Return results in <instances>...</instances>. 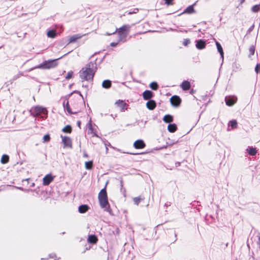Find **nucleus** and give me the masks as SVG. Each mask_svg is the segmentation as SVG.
<instances>
[{"label": "nucleus", "instance_id": "nucleus-1", "mask_svg": "<svg viewBox=\"0 0 260 260\" xmlns=\"http://www.w3.org/2000/svg\"><path fill=\"white\" fill-rule=\"evenodd\" d=\"M96 69V63L95 62L91 61L86 64L79 72L81 81H92Z\"/></svg>", "mask_w": 260, "mask_h": 260}, {"label": "nucleus", "instance_id": "nucleus-2", "mask_svg": "<svg viewBox=\"0 0 260 260\" xmlns=\"http://www.w3.org/2000/svg\"><path fill=\"white\" fill-rule=\"evenodd\" d=\"M131 26L129 25H123L119 28H116L112 34L117 32L118 36V42H125L126 41V38L129 34Z\"/></svg>", "mask_w": 260, "mask_h": 260}, {"label": "nucleus", "instance_id": "nucleus-3", "mask_svg": "<svg viewBox=\"0 0 260 260\" xmlns=\"http://www.w3.org/2000/svg\"><path fill=\"white\" fill-rule=\"evenodd\" d=\"M30 113L32 116L39 117L42 119H46L48 114L47 109L40 106L32 107L30 110Z\"/></svg>", "mask_w": 260, "mask_h": 260}, {"label": "nucleus", "instance_id": "nucleus-4", "mask_svg": "<svg viewBox=\"0 0 260 260\" xmlns=\"http://www.w3.org/2000/svg\"><path fill=\"white\" fill-rule=\"evenodd\" d=\"M61 58L62 57H60L55 59L45 60L42 63L40 64L38 66L35 67V69H50L54 68L58 65L57 60Z\"/></svg>", "mask_w": 260, "mask_h": 260}, {"label": "nucleus", "instance_id": "nucleus-5", "mask_svg": "<svg viewBox=\"0 0 260 260\" xmlns=\"http://www.w3.org/2000/svg\"><path fill=\"white\" fill-rule=\"evenodd\" d=\"M100 206L102 208L105 209V211L111 212V209L108 201V199H99Z\"/></svg>", "mask_w": 260, "mask_h": 260}, {"label": "nucleus", "instance_id": "nucleus-6", "mask_svg": "<svg viewBox=\"0 0 260 260\" xmlns=\"http://www.w3.org/2000/svg\"><path fill=\"white\" fill-rule=\"evenodd\" d=\"M62 138V142L63 144V147L64 148L68 147L70 148H72V141L71 139L68 136H61Z\"/></svg>", "mask_w": 260, "mask_h": 260}, {"label": "nucleus", "instance_id": "nucleus-7", "mask_svg": "<svg viewBox=\"0 0 260 260\" xmlns=\"http://www.w3.org/2000/svg\"><path fill=\"white\" fill-rule=\"evenodd\" d=\"M237 98L235 96H226L225 98L226 105L229 106L234 105L237 102Z\"/></svg>", "mask_w": 260, "mask_h": 260}, {"label": "nucleus", "instance_id": "nucleus-8", "mask_svg": "<svg viewBox=\"0 0 260 260\" xmlns=\"http://www.w3.org/2000/svg\"><path fill=\"white\" fill-rule=\"evenodd\" d=\"M53 180V177L50 174L46 175L43 179V184L44 185H48Z\"/></svg>", "mask_w": 260, "mask_h": 260}, {"label": "nucleus", "instance_id": "nucleus-9", "mask_svg": "<svg viewBox=\"0 0 260 260\" xmlns=\"http://www.w3.org/2000/svg\"><path fill=\"white\" fill-rule=\"evenodd\" d=\"M88 127V134H91L92 135V137H98L96 134V131L93 128L92 126L91 121H90L87 124Z\"/></svg>", "mask_w": 260, "mask_h": 260}, {"label": "nucleus", "instance_id": "nucleus-10", "mask_svg": "<svg viewBox=\"0 0 260 260\" xmlns=\"http://www.w3.org/2000/svg\"><path fill=\"white\" fill-rule=\"evenodd\" d=\"M84 35L80 34L71 36L69 39L68 44L75 43L78 40L81 39Z\"/></svg>", "mask_w": 260, "mask_h": 260}, {"label": "nucleus", "instance_id": "nucleus-11", "mask_svg": "<svg viewBox=\"0 0 260 260\" xmlns=\"http://www.w3.org/2000/svg\"><path fill=\"white\" fill-rule=\"evenodd\" d=\"M134 146L136 149H142L145 147V144L142 140H138L134 142Z\"/></svg>", "mask_w": 260, "mask_h": 260}, {"label": "nucleus", "instance_id": "nucleus-12", "mask_svg": "<svg viewBox=\"0 0 260 260\" xmlns=\"http://www.w3.org/2000/svg\"><path fill=\"white\" fill-rule=\"evenodd\" d=\"M115 104L120 109L121 111H124L127 109V104L123 101L119 100L116 102Z\"/></svg>", "mask_w": 260, "mask_h": 260}, {"label": "nucleus", "instance_id": "nucleus-13", "mask_svg": "<svg viewBox=\"0 0 260 260\" xmlns=\"http://www.w3.org/2000/svg\"><path fill=\"white\" fill-rule=\"evenodd\" d=\"M206 42L203 40H199L196 41V46L199 49H203L205 48Z\"/></svg>", "mask_w": 260, "mask_h": 260}, {"label": "nucleus", "instance_id": "nucleus-14", "mask_svg": "<svg viewBox=\"0 0 260 260\" xmlns=\"http://www.w3.org/2000/svg\"><path fill=\"white\" fill-rule=\"evenodd\" d=\"M63 108L65 111H67L69 114H76L77 113V111L73 112L70 108V105L69 104V102L67 101V102L65 101L63 102Z\"/></svg>", "mask_w": 260, "mask_h": 260}, {"label": "nucleus", "instance_id": "nucleus-15", "mask_svg": "<svg viewBox=\"0 0 260 260\" xmlns=\"http://www.w3.org/2000/svg\"><path fill=\"white\" fill-rule=\"evenodd\" d=\"M171 104L174 106H177L180 104V99L177 95H174L170 99Z\"/></svg>", "mask_w": 260, "mask_h": 260}, {"label": "nucleus", "instance_id": "nucleus-16", "mask_svg": "<svg viewBox=\"0 0 260 260\" xmlns=\"http://www.w3.org/2000/svg\"><path fill=\"white\" fill-rule=\"evenodd\" d=\"M153 96V92L150 90H145L143 93V99L145 100H150Z\"/></svg>", "mask_w": 260, "mask_h": 260}, {"label": "nucleus", "instance_id": "nucleus-17", "mask_svg": "<svg viewBox=\"0 0 260 260\" xmlns=\"http://www.w3.org/2000/svg\"><path fill=\"white\" fill-rule=\"evenodd\" d=\"M156 104L154 100H149L146 103L147 108L151 110H153L156 107Z\"/></svg>", "mask_w": 260, "mask_h": 260}, {"label": "nucleus", "instance_id": "nucleus-18", "mask_svg": "<svg viewBox=\"0 0 260 260\" xmlns=\"http://www.w3.org/2000/svg\"><path fill=\"white\" fill-rule=\"evenodd\" d=\"M196 5L194 4L192 5L189 6L187 7L182 12V14H192L194 13V9L193 6Z\"/></svg>", "mask_w": 260, "mask_h": 260}, {"label": "nucleus", "instance_id": "nucleus-19", "mask_svg": "<svg viewBox=\"0 0 260 260\" xmlns=\"http://www.w3.org/2000/svg\"><path fill=\"white\" fill-rule=\"evenodd\" d=\"M180 87L183 90H189L190 88V83L188 81H184L180 85Z\"/></svg>", "mask_w": 260, "mask_h": 260}, {"label": "nucleus", "instance_id": "nucleus-20", "mask_svg": "<svg viewBox=\"0 0 260 260\" xmlns=\"http://www.w3.org/2000/svg\"><path fill=\"white\" fill-rule=\"evenodd\" d=\"M99 199H108L107 194L106 188H103L99 193L98 196Z\"/></svg>", "mask_w": 260, "mask_h": 260}, {"label": "nucleus", "instance_id": "nucleus-21", "mask_svg": "<svg viewBox=\"0 0 260 260\" xmlns=\"http://www.w3.org/2000/svg\"><path fill=\"white\" fill-rule=\"evenodd\" d=\"M89 209V207L87 205H82L78 207V211L80 213H84Z\"/></svg>", "mask_w": 260, "mask_h": 260}, {"label": "nucleus", "instance_id": "nucleus-22", "mask_svg": "<svg viewBox=\"0 0 260 260\" xmlns=\"http://www.w3.org/2000/svg\"><path fill=\"white\" fill-rule=\"evenodd\" d=\"M112 82L109 80H105L103 81L102 86V87L105 89H109L111 87Z\"/></svg>", "mask_w": 260, "mask_h": 260}, {"label": "nucleus", "instance_id": "nucleus-23", "mask_svg": "<svg viewBox=\"0 0 260 260\" xmlns=\"http://www.w3.org/2000/svg\"><path fill=\"white\" fill-rule=\"evenodd\" d=\"M88 242L91 244H95L98 241V238L94 235H89Z\"/></svg>", "mask_w": 260, "mask_h": 260}, {"label": "nucleus", "instance_id": "nucleus-24", "mask_svg": "<svg viewBox=\"0 0 260 260\" xmlns=\"http://www.w3.org/2000/svg\"><path fill=\"white\" fill-rule=\"evenodd\" d=\"M216 45L217 47V50L219 52V53H220L221 58L223 60V51L221 45L220 44V43L218 42H216Z\"/></svg>", "mask_w": 260, "mask_h": 260}, {"label": "nucleus", "instance_id": "nucleus-25", "mask_svg": "<svg viewBox=\"0 0 260 260\" xmlns=\"http://www.w3.org/2000/svg\"><path fill=\"white\" fill-rule=\"evenodd\" d=\"M248 153L252 156L255 155L257 153L256 148L253 147H248L247 149Z\"/></svg>", "mask_w": 260, "mask_h": 260}, {"label": "nucleus", "instance_id": "nucleus-26", "mask_svg": "<svg viewBox=\"0 0 260 260\" xmlns=\"http://www.w3.org/2000/svg\"><path fill=\"white\" fill-rule=\"evenodd\" d=\"M177 128V125L175 123L169 124L168 126V130L170 133H174Z\"/></svg>", "mask_w": 260, "mask_h": 260}, {"label": "nucleus", "instance_id": "nucleus-27", "mask_svg": "<svg viewBox=\"0 0 260 260\" xmlns=\"http://www.w3.org/2000/svg\"><path fill=\"white\" fill-rule=\"evenodd\" d=\"M163 120L166 123H170L173 121V118L171 115L168 114L164 117Z\"/></svg>", "mask_w": 260, "mask_h": 260}, {"label": "nucleus", "instance_id": "nucleus-28", "mask_svg": "<svg viewBox=\"0 0 260 260\" xmlns=\"http://www.w3.org/2000/svg\"><path fill=\"white\" fill-rule=\"evenodd\" d=\"M9 156L6 154H4L1 158V162L3 164H5L9 161Z\"/></svg>", "mask_w": 260, "mask_h": 260}, {"label": "nucleus", "instance_id": "nucleus-29", "mask_svg": "<svg viewBox=\"0 0 260 260\" xmlns=\"http://www.w3.org/2000/svg\"><path fill=\"white\" fill-rule=\"evenodd\" d=\"M144 197H142L141 196H139V197H135L133 199V201H134V203L137 205H138L140 203V202L141 201H143L144 200Z\"/></svg>", "mask_w": 260, "mask_h": 260}, {"label": "nucleus", "instance_id": "nucleus-30", "mask_svg": "<svg viewBox=\"0 0 260 260\" xmlns=\"http://www.w3.org/2000/svg\"><path fill=\"white\" fill-rule=\"evenodd\" d=\"M47 36L49 38H54L56 36V31L54 30H50L47 32Z\"/></svg>", "mask_w": 260, "mask_h": 260}, {"label": "nucleus", "instance_id": "nucleus-31", "mask_svg": "<svg viewBox=\"0 0 260 260\" xmlns=\"http://www.w3.org/2000/svg\"><path fill=\"white\" fill-rule=\"evenodd\" d=\"M62 131L64 133H71L72 132V127L70 125H68L64 127Z\"/></svg>", "mask_w": 260, "mask_h": 260}, {"label": "nucleus", "instance_id": "nucleus-32", "mask_svg": "<svg viewBox=\"0 0 260 260\" xmlns=\"http://www.w3.org/2000/svg\"><path fill=\"white\" fill-rule=\"evenodd\" d=\"M150 87L152 89V90H156L158 88V85L157 84L156 82H151L150 84Z\"/></svg>", "mask_w": 260, "mask_h": 260}, {"label": "nucleus", "instance_id": "nucleus-33", "mask_svg": "<svg viewBox=\"0 0 260 260\" xmlns=\"http://www.w3.org/2000/svg\"><path fill=\"white\" fill-rule=\"evenodd\" d=\"M260 10V6L259 5H255L252 7L251 11L254 13L257 12Z\"/></svg>", "mask_w": 260, "mask_h": 260}, {"label": "nucleus", "instance_id": "nucleus-34", "mask_svg": "<svg viewBox=\"0 0 260 260\" xmlns=\"http://www.w3.org/2000/svg\"><path fill=\"white\" fill-rule=\"evenodd\" d=\"M92 161H86L85 162V168L87 170H90L92 168Z\"/></svg>", "mask_w": 260, "mask_h": 260}, {"label": "nucleus", "instance_id": "nucleus-35", "mask_svg": "<svg viewBox=\"0 0 260 260\" xmlns=\"http://www.w3.org/2000/svg\"><path fill=\"white\" fill-rule=\"evenodd\" d=\"M229 125L233 128H235L237 127V122L236 120H231L230 121Z\"/></svg>", "mask_w": 260, "mask_h": 260}, {"label": "nucleus", "instance_id": "nucleus-36", "mask_svg": "<svg viewBox=\"0 0 260 260\" xmlns=\"http://www.w3.org/2000/svg\"><path fill=\"white\" fill-rule=\"evenodd\" d=\"M249 51L250 53L249 56L253 55L255 51V47L253 45L251 46L249 49Z\"/></svg>", "mask_w": 260, "mask_h": 260}, {"label": "nucleus", "instance_id": "nucleus-37", "mask_svg": "<svg viewBox=\"0 0 260 260\" xmlns=\"http://www.w3.org/2000/svg\"><path fill=\"white\" fill-rule=\"evenodd\" d=\"M73 72L72 71H70L67 73V74L66 76V79L69 80V79L72 78L73 77Z\"/></svg>", "mask_w": 260, "mask_h": 260}, {"label": "nucleus", "instance_id": "nucleus-38", "mask_svg": "<svg viewBox=\"0 0 260 260\" xmlns=\"http://www.w3.org/2000/svg\"><path fill=\"white\" fill-rule=\"evenodd\" d=\"M190 43V41L189 39H184L183 41V45L185 46H187L189 43Z\"/></svg>", "mask_w": 260, "mask_h": 260}, {"label": "nucleus", "instance_id": "nucleus-39", "mask_svg": "<svg viewBox=\"0 0 260 260\" xmlns=\"http://www.w3.org/2000/svg\"><path fill=\"white\" fill-rule=\"evenodd\" d=\"M50 137L49 135H45L43 137V140L44 142H48L50 141Z\"/></svg>", "mask_w": 260, "mask_h": 260}, {"label": "nucleus", "instance_id": "nucleus-40", "mask_svg": "<svg viewBox=\"0 0 260 260\" xmlns=\"http://www.w3.org/2000/svg\"><path fill=\"white\" fill-rule=\"evenodd\" d=\"M255 72L258 74L260 73V64H257L255 68Z\"/></svg>", "mask_w": 260, "mask_h": 260}, {"label": "nucleus", "instance_id": "nucleus-41", "mask_svg": "<svg viewBox=\"0 0 260 260\" xmlns=\"http://www.w3.org/2000/svg\"><path fill=\"white\" fill-rule=\"evenodd\" d=\"M165 1V4H166L167 5L169 6V5H173V1L174 0H164Z\"/></svg>", "mask_w": 260, "mask_h": 260}, {"label": "nucleus", "instance_id": "nucleus-42", "mask_svg": "<svg viewBox=\"0 0 260 260\" xmlns=\"http://www.w3.org/2000/svg\"><path fill=\"white\" fill-rule=\"evenodd\" d=\"M254 28V24H253L248 29L247 33H250Z\"/></svg>", "mask_w": 260, "mask_h": 260}, {"label": "nucleus", "instance_id": "nucleus-43", "mask_svg": "<svg viewBox=\"0 0 260 260\" xmlns=\"http://www.w3.org/2000/svg\"><path fill=\"white\" fill-rule=\"evenodd\" d=\"M21 76H22V74H18L16 75H15L13 77V80H15L16 79H17L18 78H19Z\"/></svg>", "mask_w": 260, "mask_h": 260}, {"label": "nucleus", "instance_id": "nucleus-44", "mask_svg": "<svg viewBox=\"0 0 260 260\" xmlns=\"http://www.w3.org/2000/svg\"><path fill=\"white\" fill-rule=\"evenodd\" d=\"M17 188V189H20V190H21L22 191H28L29 190V189H24V188H23V187H18Z\"/></svg>", "mask_w": 260, "mask_h": 260}, {"label": "nucleus", "instance_id": "nucleus-45", "mask_svg": "<svg viewBox=\"0 0 260 260\" xmlns=\"http://www.w3.org/2000/svg\"><path fill=\"white\" fill-rule=\"evenodd\" d=\"M118 44V43L112 42L110 44V46L112 47H115Z\"/></svg>", "mask_w": 260, "mask_h": 260}, {"label": "nucleus", "instance_id": "nucleus-46", "mask_svg": "<svg viewBox=\"0 0 260 260\" xmlns=\"http://www.w3.org/2000/svg\"><path fill=\"white\" fill-rule=\"evenodd\" d=\"M50 258H53L54 256H55V255L54 254H50L49 255Z\"/></svg>", "mask_w": 260, "mask_h": 260}, {"label": "nucleus", "instance_id": "nucleus-47", "mask_svg": "<svg viewBox=\"0 0 260 260\" xmlns=\"http://www.w3.org/2000/svg\"><path fill=\"white\" fill-rule=\"evenodd\" d=\"M74 92L79 93V95L83 98L82 95L81 94V93H80V91H75Z\"/></svg>", "mask_w": 260, "mask_h": 260}, {"label": "nucleus", "instance_id": "nucleus-48", "mask_svg": "<svg viewBox=\"0 0 260 260\" xmlns=\"http://www.w3.org/2000/svg\"><path fill=\"white\" fill-rule=\"evenodd\" d=\"M180 164V163L179 162H177L175 164L176 167L179 166Z\"/></svg>", "mask_w": 260, "mask_h": 260}, {"label": "nucleus", "instance_id": "nucleus-49", "mask_svg": "<svg viewBox=\"0 0 260 260\" xmlns=\"http://www.w3.org/2000/svg\"><path fill=\"white\" fill-rule=\"evenodd\" d=\"M112 34H112V32H111V33H110V32H107L105 35H106V36H110V35H112Z\"/></svg>", "mask_w": 260, "mask_h": 260}, {"label": "nucleus", "instance_id": "nucleus-50", "mask_svg": "<svg viewBox=\"0 0 260 260\" xmlns=\"http://www.w3.org/2000/svg\"><path fill=\"white\" fill-rule=\"evenodd\" d=\"M35 186V183H32L31 185H30L31 187H34Z\"/></svg>", "mask_w": 260, "mask_h": 260}, {"label": "nucleus", "instance_id": "nucleus-51", "mask_svg": "<svg viewBox=\"0 0 260 260\" xmlns=\"http://www.w3.org/2000/svg\"><path fill=\"white\" fill-rule=\"evenodd\" d=\"M165 206L167 207V206H170V204H168V203H166V204H165Z\"/></svg>", "mask_w": 260, "mask_h": 260}, {"label": "nucleus", "instance_id": "nucleus-52", "mask_svg": "<svg viewBox=\"0 0 260 260\" xmlns=\"http://www.w3.org/2000/svg\"><path fill=\"white\" fill-rule=\"evenodd\" d=\"M258 243H259V245H260V237H259V238H258Z\"/></svg>", "mask_w": 260, "mask_h": 260}, {"label": "nucleus", "instance_id": "nucleus-53", "mask_svg": "<svg viewBox=\"0 0 260 260\" xmlns=\"http://www.w3.org/2000/svg\"><path fill=\"white\" fill-rule=\"evenodd\" d=\"M28 180H29V179H26L23 180V181H28Z\"/></svg>", "mask_w": 260, "mask_h": 260}, {"label": "nucleus", "instance_id": "nucleus-54", "mask_svg": "<svg viewBox=\"0 0 260 260\" xmlns=\"http://www.w3.org/2000/svg\"><path fill=\"white\" fill-rule=\"evenodd\" d=\"M78 124L79 125L80 124V121H78Z\"/></svg>", "mask_w": 260, "mask_h": 260}, {"label": "nucleus", "instance_id": "nucleus-55", "mask_svg": "<svg viewBox=\"0 0 260 260\" xmlns=\"http://www.w3.org/2000/svg\"><path fill=\"white\" fill-rule=\"evenodd\" d=\"M84 156L87 157V155L86 154H84Z\"/></svg>", "mask_w": 260, "mask_h": 260}, {"label": "nucleus", "instance_id": "nucleus-56", "mask_svg": "<svg viewBox=\"0 0 260 260\" xmlns=\"http://www.w3.org/2000/svg\"><path fill=\"white\" fill-rule=\"evenodd\" d=\"M105 145L107 146H109V145H110V144H105Z\"/></svg>", "mask_w": 260, "mask_h": 260}, {"label": "nucleus", "instance_id": "nucleus-57", "mask_svg": "<svg viewBox=\"0 0 260 260\" xmlns=\"http://www.w3.org/2000/svg\"><path fill=\"white\" fill-rule=\"evenodd\" d=\"M105 145L107 146H109V145H110V144H105Z\"/></svg>", "mask_w": 260, "mask_h": 260}, {"label": "nucleus", "instance_id": "nucleus-58", "mask_svg": "<svg viewBox=\"0 0 260 260\" xmlns=\"http://www.w3.org/2000/svg\"><path fill=\"white\" fill-rule=\"evenodd\" d=\"M83 87H87V86L83 85Z\"/></svg>", "mask_w": 260, "mask_h": 260}, {"label": "nucleus", "instance_id": "nucleus-59", "mask_svg": "<svg viewBox=\"0 0 260 260\" xmlns=\"http://www.w3.org/2000/svg\"><path fill=\"white\" fill-rule=\"evenodd\" d=\"M108 149L107 147L106 146V151L107 152L108 151Z\"/></svg>", "mask_w": 260, "mask_h": 260}, {"label": "nucleus", "instance_id": "nucleus-60", "mask_svg": "<svg viewBox=\"0 0 260 260\" xmlns=\"http://www.w3.org/2000/svg\"><path fill=\"white\" fill-rule=\"evenodd\" d=\"M244 0H241V2H244Z\"/></svg>", "mask_w": 260, "mask_h": 260}, {"label": "nucleus", "instance_id": "nucleus-61", "mask_svg": "<svg viewBox=\"0 0 260 260\" xmlns=\"http://www.w3.org/2000/svg\"><path fill=\"white\" fill-rule=\"evenodd\" d=\"M66 54H64V55H62V56H61L62 57H64V56H66Z\"/></svg>", "mask_w": 260, "mask_h": 260}, {"label": "nucleus", "instance_id": "nucleus-62", "mask_svg": "<svg viewBox=\"0 0 260 260\" xmlns=\"http://www.w3.org/2000/svg\"><path fill=\"white\" fill-rule=\"evenodd\" d=\"M66 54H64V55H62V56H61L62 57H64V56H66Z\"/></svg>", "mask_w": 260, "mask_h": 260}, {"label": "nucleus", "instance_id": "nucleus-63", "mask_svg": "<svg viewBox=\"0 0 260 260\" xmlns=\"http://www.w3.org/2000/svg\"><path fill=\"white\" fill-rule=\"evenodd\" d=\"M41 260H44V258H41Z\"/></svg>", "mask_w": 260, "mask_h": 260}, {"label": "nucleus", "instance_id": "nucleus-64", "mask_svg": "<svg viewBox=\"0 0 260 260\" xmlns=\"http://www.w3.org/2000/svg\"><path fill=\"white\" fill-rule=\"evenodd\" d=\"M54 260H56V259H54Z\"/></svg>", "mask_w": 260, "mask_h": 260}]
</instances>
